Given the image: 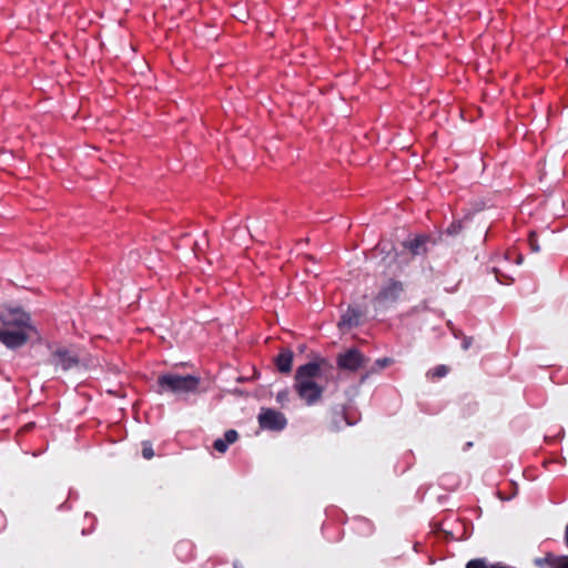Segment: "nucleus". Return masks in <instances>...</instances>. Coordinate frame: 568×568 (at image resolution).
Instances as JSON below:
<instances>
[{"label":"nucleus","mask_w":568,"mask_h":568,"mask_svg":"<svg viewBox=\"0 0 568 568\" xmlns=\"http://www.w3.org/2000/svg\"><path fill=\"white\" fill-rule=\"evenodd\" d=\"M325 361L307 363L300 366L295 375L294 388L307 405L317 403L326 387Z\"/></svg>","instance_id":"obj_1"},{"label":"nucleus","mask_w":568,"mask_h":568,"mask_svg":"<svg viewBox=\"0 0 568 568\" xmlns=\"http://www.w3.org/2000/svg\"><path fill=\"white\" fill-rule=\"evenodd\" d=\"M30 328V317L21 308L8 307L0 311V342L8 348L24 345Z\"/></svg>","instance_id":"obj_2"},{"label":"nucleus","mask_w":568,"mask_h":568,"mask_svg":"<svg viewBox=\"0 0 568 568\" xmlns=\"http://www.w3.org/2000/svg\"><path fill=\"white\" fill-rule=\"evenodd\" d=\"M158 393L187 394L194 393L200 378L194 375H179L174 373L162 374L158 377Z\"/></svg>","instance_id":"obj_3"},{"label":"nucleus","mask_w":568,"mask_h":568,"mask_svg":"<svg viewBox=\"0 0 568 568\" xmlns=\"http://www.w3.org/2000/svg\"><path fill=\"white\" fill-rule=\"evenodd\" d=\"M404 292V285L400 281L389 280L379 290L374 301L379 306H387L397 302Z\"/></svg>","instance_id":"obj_4"},{"label":"nucleus","mask_w":568,"mask_h":568,"mask_svg":"<svg viewBox=\"0 0 568 568\" xmlns=\"http://www.w3.org/2000/svg\"><path fill=\"white\" fill-rule=\"evenodd\" d=\"M258 424L263 429L278 432L285 428L287 420L281 412L272 408H262L258 414Z\"/></svg>","instance_id":"obj_5"},{"label":"nucleus","mask_w":568,"mask_h":568,"mask_svg":"<svg viewBox=\"0 0 568 568\" xmlns=\"http://www.w3.org/2000/svg\"><path fill=\"white\" fill-rule=\"evenodd\" d=\"M368 359L356 348H349L337 356V365L342 369L355 372L366 365Z\"/></svg>","instance_id":"obj_6"},{"label":"nucleus","mask_w":568,"mask_h":568,"mask_svg":"<svg viewBox=\"0 0 568 568\" xmlns=\"http://www.w3.org/2000/svg\"><path fill=\"white\" fill-rule=\"evenodd\" d=\"M51 364L60 366L63 371H68L79 363V355L72 348L58 347L51 356Z\"/></svg>","instance_id":"obj_7"},{"label":"nucleus","mask_w":568,"mask_h":568,"mask_svg":"<svg viewBox=\"0 0 568 568\" xmlns=\"http://www.w3.org/2000/svg\"><path fill=\"white\" fill-rule=\"evenodd\" d=\"M332 429L339 430L344 425H353L355 422L349 420L346 410L343 406L335 407L332 410Z\"/></svg>","instance_id":"obj_8"},{"label":"nucleus","mask_w":568,"mask_h":568,"mask_svg":"<svg viewBox=\"0 0 568 568\" xmlns=\"http://www.w3.org/2000/svg\"><path fill=\"white\" fill-rule=\"evenodd\" d=\"M239 438V434L234 429H229L224 434V438H217L213 443L214 449H216L219 453L224 454L227 450L229 445L235 443Z\"/></svg>","instance_id":"obj_9"},{"label":"nucleus","mask_w":568,"mask_h":568,"mask_svg":"<svg viewBox=\"0 0 568 568\" xmlns=\"http://www.w3.org/2000/svg\"><path fill=\"white\" fill-rule=\"evenodd\" d=\"M293 363V352L290 349H283L275 358L276 367L282 373H290Z\"/></svg>","instance_id":"obj_10"},{"label":"nucleus","mask_w":568,"mask_h":568,"mask_svg":"<svg viewBox=\"0 0 568 568\" xmlns=\"http://www.w3.org/2000/svg\"><path fill=\"white\" fill-rule=\"evenodd\" d=\"M426 243L427 237L425 236H417L414 240L406 241L404 243V246L408 248L413 255H422L426 253Z\"/></svg>","instance_id":"obj_11"},{"label":"nucleus","mask_w":568,"mask_h":568,"mask_svg":"<svg viewBox=\"0 0 568 568\" xmlns=\"http://www.w3.org/2000/svg\"><path fill=\"white\" fill-rule=\"evenodd\" d=\"M361 312L355 308H348L345 314L342 316L338 326L341 328L347 327L351 328L353 326L358 325L361 318Z\"/></svg>","instance_id":"obj_12"},{"label":"nucleus","mask_w":568,"mask_h":568,"mask_svg":"<svg viewBox=\"0 0 568 568\" xmlns=\"http://www.w3.org/2000/svg\"><path fill=\"white\" fill-rule=\"evenodd\" d=\"M449 372V368L446 365H438L434 367L432 371L427 373V375L432 378H442L446 376Z\"/></svg>","instance_id":"obj_13"},{"label":"nucleus","mask_w":568,"mask_h":568,"mask_svg":"<svg viewBox=\"0 0 568 568\" xmlns=\"http://www.w3.org/2000/svg\"><path fill=\"white\" fill-rule=\"evenodd\" d=\"M466 568H493V565L484 558H478L468 561Z\"/></svg>","instance_id":"obj_14"},{"label":"nucleus","mask_w":568,"mask_h":568,"mask_svg":"<svg viewBox=\"0 0 568 568\" xmlns=\"http://www.w3.org/2000/svg\"><path fill=\"white\" fill-rule=\"evenodd\" d=\"M142 456L145 459H151L154 456L152 445L148 442H144L142 445Z\"/></svg>","instance_id":"obj_15"},{"label":"nucleus","mask_w":568,"mask_h":568,"mask_svg":"<svg viewBox=\"0 0 568 568\" xmlns=\"http://www.w3.org/2000/svg\"><path fill=\"white\" fill-rule=\"evenodd\" d=\"M528 243L532 252H539L540 247L538 245L537 237L534 232L529 234Z\"/></svg>","instance_id":"obj_16"},{"label":"nucleus","mask_w":568,"mask_h":568,"mask_svg":"<svg viewBox=\"0 0 568 568\" xmlns=\"http://www.w3.org/2000/svg\"><path fill=\"white\" fill-rule=\"evenodd\" d=\"M290 398V392L288 389H284V390H281L277 393L276 395V400L280 403V404H284L285 402H287Z\"/></svg>","instance_id":"obj_17"},{"label":"nucleus","mask_w":568,"mask_h":568,"mask_svg":"<svg viewBox=\"0 0 568 568\" xmlns=\"http://www.w3.org/2000/svg\"><path fill=\"white\" fill-rule=\"evenodd\" d=\"M556 568H568V557H565L562 558L558 565L556 566Z\"/></svg>","instance_id":"obj_18"},{"label":"nucleus","mask_w":568,"mask_h":568,"mask_svg":"<svg viewBox=\"0 0 568 568\" xmlns=\"http://www.w3.org/2000/svg\"><path fill=\"white\" fill-rule=\"evenodd\" d=\"M470 344H471V339L470 338H465L463 341V348L467 349L470 346Z\"/></svg>","instance_id":"obj_19"},{"label":"nucleus","mask_w":568,"mask_h":568,"mask_svg":"<svg viewBox=\"0 0 568 568\" xmlns=\"http://www.w3.org/2000/svg\"><path fill=\"white\" fill-rule=\"evenodd\" d=\"M377 363L382 366V367H385L389 364V359L388 358H383V359H378Z\"/></svg>","instance_id":"obj_20"},{"label":"nucleus","mask_w":568,"mask_h":568,"mask_svg":"<svg viewBox=\"0 0 568 568\" xmlns=\"http://www.w3.org/2000/svg\"><path fill=\"white\" fill-rule=\"evenodd\" d=\"M536 564H537V565H541V564H542L541 559H537V560H536Z\"/></svg>","instance_id":"obj_21"}]
</instances>
